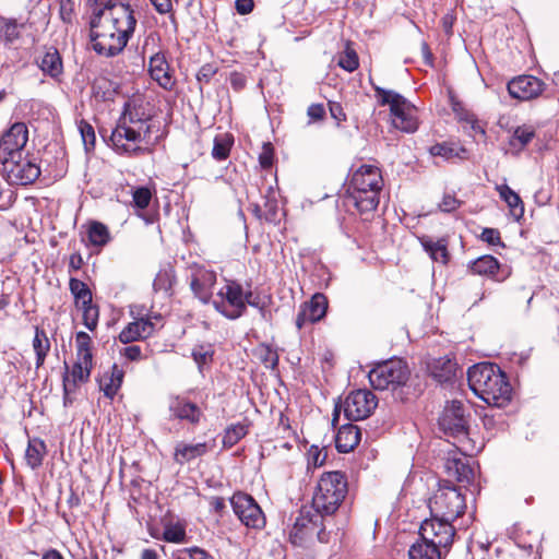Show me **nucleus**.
Here are the masks:
<instances>
[{"instance_id": "41", "label": "nucleus", "mask_w": 559, "mask_h": 559, "mask_svg": "<svg viewBox=\"0 0 559 559\" xmlns=\"http://www.w3.org/2000/svg\"><path fill=\"white\" fill-rule=\"evenodd\" d=\"M337 64L348 72H353L358 68V56L356 51L349 47L348 44L346 45L343 53L340 56Z\"/></svg>"}, {"instance_id": "13", "label": "nucleus", "mask_w": 559, "mask_h": 559, "mask_svg": "<svg viewBox=\"0 0 559 559\" xmlns=\"http://www.w3.org/2000/svg\"><path fill=\"white\" fill-rule=\"evenodd\" d=\"M547 84L539 78L531 74H520L512 78L507 90L510 97L519 102H531L543 95Z\"/></svg>"}, {"instance_id": "64", "label": "nucleus", "mask_w": 559, "mask_h": 559, "mask_svg": "<svg viewBox=\"0 0 559 559\" xmlns=\"http://www.w3.org/2000/svg\"><path fill=\"white\" fill-rule=\"evenodd\" d=\"M187 551L191 559H206L207 558L206 551L199 547L189 548V549H187Z\"/></svg>"}, {"instance_id": "43", "label": "nucleus", "mask_w": 559, "mask_h": 559, "mask_svg": "<svg viewBox=\"0 0 559 559\" xmlns=\"http://www.w3.org/2000/svg\"><path fill=\"white\" fill-rule=\"evenodd\" d=\"M247 426L243 424H236L228 427L225 431L224 436V445L233 447L240 439H242L247 435Z\"/></svg>"}, {"instance_id": "24", "label": "nucleus", "mask_w": 559, "mask_h": 559, "mask_svg": "<svg viewBox=\"0 0 559 559\" xmlns=\"http://www.w3.org/2000/svg\"><path fill=\"white\" fill-rule=\"evenodd\" d=\"M148 72L151 78L164 90H171L174 87L175 79L163 53H155L151 57Z\"/></svg>"}, {"instance_id": "5", "label": "nucleus", "mask_w": 559, "mask_h": 559, "mask_svg": "<svg viewBox=\"0 0 559 559\" xmlns=\"http://www.w3.org/2000/svg\"><path fill=\"white\" fill-rule=\"evenodd\" d=\"M91 26H105L130 39L135 31L136 19L130 4L107 0L103 8L93 9Z\"/></svg>"}, {"instance_id": "54", "label": "nucleus", "mask_w": 559, "mask_h": 559, "mask_svg": "<svg viewBox=\"0 0 559 559\" xmlns=\"http://www.w3.org/2000/svg\"><path fill=\"white\" fill-rule=\"evenodd\" d=\"M155 10L159 14H169L173 13V2H179V0H150Z\"/></svg>"}, {"instance_id": "42", "label": "nucleus", "mask_w": 559, "mask_h": 559, "mask_svg": "<svg viewBox=\"0 0 559 559\" xmlns=\"http://www.w3.org/2000/svg\"><path fill=\"white\" fill-rule=\"evenodd\" d=\"M76 357H81V359H93L92 350H91V337L85 332H78L76 337Z\"/></svg>"}, {"instance_id": "58", "label": "nucleus", "mask_w": 559, "mask_h": 559, "mask_svg": "<svg viewBox=\"0 0 559 559\" xmlns=\"http://www.w3.org/2000/svg\"><path fill=\"white\" fill-rule=\"evenodd\" d=\"M309 457L314 466H321L325 462L326 453H323L317 447H311Z\"/></svg>"}, {"instance_id": "16", "label": "nucleus", "mask_w": 559, "mask_h": 559, "mask_svg": "<svg viewBox=\"0 0 559 559\" xmlns=\"http://www.w3.org/2000/svg\"><path fill=\"white\" fill-rule=\"evenodd\" d=\"M323 516V514L318 513L316 510L301 509L289 533L290 542L296 546H302L311 539L317 528L322 525Z\"/></svg>"}, {"instance_id": "36", "label": "nucleus", "mask_w": 559, "mask_h": 559, "mask_svg": "<svg viewBox=\"0 0 559 559\" xmlns=\"http://www.w3.org/2000/svg\"><path fill=\"white\" fill-rule=\"evenodd\" d=\"M33 349L36 354V368L38 369L44 365L45 358L50 350L49 338L47 337L45 331L38 328L35 330Z\"/></svg>"}, {"instance_id": "4", "label": "nucleus", "mask_w": 559, "mask_h": 559, "mask_svg": "<svg viewBox=\"0 0 559 559\" xmlns=\"http://www.w3.org/2000/svg\"><path fill=\"white\" fill-rule=\"evenodd\" d=\"M347 480L341 472H328L318 480L312 509L323 515L333 514L347 495Z\"/></svg>"}, {"instance_id": "6", "label": "nucleus", "mask_w": 559, "mask_h": 559, "mask_svg": "<svg viewBox=\"0 0 559 559\" xmlns=\"http://www.w3.org/2000/svg\"><path fill=\"white\" fill-rule=\"evenodd\" d=\"M376 97L381 106H389L392 126L405 133H414L419 126L417 108L401 94L374 86Z\"/></svg>"}, {"instance_id": "38", "label": "nucleus", "mask_w": 559, "mask_h": 559, "mask_svg": "<svg viewBox=\"0 0 559 559\" xmlns=\"http://www.w3.org/2000/svg\"><path fill=\"white\" fill-rule=\"evenodd\" d=\"M471 269L475 274L495 275L499 270V262L492 255H483L473 262Z\"/></svg>"}, {"instance_id": "45", "label": "nucleus", "mask_w": 559, "mask_h": 559, "mask_svg": "<svg viewBox=\"0 0 559 559\" xmlns=\"http://www.w3.org/2000/svg\"><path fill=\"white\" fill-rule=\"evenodd\" d=\"M83 311V323L84 325L93 331L96 329L98 323V308L94 306L92 301L88 305L78 306Z\"/></svg>"}, {"instance_id": "3", "label": "nucleus", "mask_w": 559, "mask_h": 559, "mask_svg": "<svg viewBox=\"0 0 559 559\" xmlns=\"http://www.w3.org/2000/svg\"><path fill=\"white\" fill-rule=\"evenodd\" d=\"M381 188L380 169L376 166L362 165L353 174L344 201L360 213L374 211L379 204L378 194Z\"/></svg>"}, {"instance_id": "52", "label": "nucleus", "mask_w": 559, "mask_h": 559, "mask_svg": "<svg viewBox=\"0 0 559 559\" xmlns=\"http://www.w3.org/2000/svg\"><path fill=\"white\" fill-rule=\"evenodd\" d=\"M461 205V201L457 200L454 195L444 194L442 201L439 203V209L442 212L450 213L455 211Z\"/></svg>"}, {"instance_id": "18", "label": "nucleus", "mask_w": 559, "mask_h": 559, "mask_svg": "<svg viewBox=\"0 0 559 559\" xmlns=\"http://www.w3.org/2000/svg\"><path fill=\"white\" fill-rule=\"evenodd\" d=\"M28 140V129L23 122H15L0 139V160L19 157L24 153Z\"/></svg>"}, {"instance_id": "7", "label": "nucleus", "mask_w": 559, "mask_h": 559, "mask_svg": "<svg viewBox=\"0 0 559 559\" xmlns=\"http://www.w3.org/2000/svg\"><path fill=\"white\" fill-rule=\"evenodd\" d=\"M429 509L431 515L453 522L466 509L465 497L454 486L440 485L429 500Z\"/></svg>"}, {"instance_id": "19", "label": "nucleus", "mask_w": 559, "mask_h": 559, "mask_svg": "<svg viewBox=\"0 0 559 559\" xmlns=\"http://www.w3.org/2000/svg\"><path fill=\"white\" fill-rule=\"evenodd\" d=\"M162 321L160 314L142 317L130 322L119 334V341L123 344L132 343L139 340H144L151 336L157 323Z\"/></svg>"}, {"instance_id": "35", "label": "nucleus", "mask_w": 559, "mask_h": 559, "mask_svg": "<svg viewBox=\"0 0 559 559\" xmlns=\"http://www.w3.org/2000/svg\"><path fill=\"white\" fill-rule=\"evenodd\" d=\"M429 153L432 156H440L444 159H451L454 157L463 159L466 157V150L451 142L437 143L429 148Z\"/></svg>"}, {"instance_id": "8", "label": "nucleus", "mask_w": 559, "mask_h": 559, "mask_svg": "<svg viewBox=\"0 0 559 559\" xmlns=\"http://www.w3.org/2000/svg\"><path fill=\"white\" fill-rule=\"evenodd\" d=\"M409 373L407 365L402 359H391L372 368L368 377L373 389L388 390L404 385Z\"/></svg>"}, {"instance_id": "62", "label": "nucleus", "mask_w": 559, "mask_h": 559, "mask_svg": "<svg viewBox=\"0 0 559 559\" xmlns=\"http://www.w3.org/2000/svg\"><path fill=\"white\" fill-rule=\"evenodd\" d=\"M230 84L236 91H240L246 85V79L239 73H231Z\"/></svg>"}, {"instance_id": "61", "label": "nucleus", "mask_w": 559, "mask_h": 559, "mask_svg": "<svg viewBox=\"0 0 559 559\" xmlns=\"http://www.w3.org/2000/svg\"><path fill=\"white\" fill-rule=\"evenodd\" d=\"M330 112H331V116L337 121H344L346 119V115L343 111V108L338 103L330 104Z\"/></svg>"}, {"instance_id": "53", "label": "nucleus", "mask_w": 559, "mask_h": 559, "mask_svg": "<svg viewBox=\"0 0 559 559\" xmlns=\"http://www.w3.org/2000/svg\"><path fill=\"white\" fill-rule=\"evenodd\" d=\"M245 306L249 305L260 310L261 316L265 317V302L260 297L254 296L252 292L243 293Z\"/></svg>"}, {"instance_id": "15", "label": "nucleus", "mask_w": 559, "mask_h": 559, "mask_svg": "<svg viewBox=\"0 0 559 559\" xmlns=\"http://www.w3.org/2000/svg\"><path fill=\"white\" fill-rule=\"evenodd\" d=\"M91 38L94 50L106 57L118 55L129 41V38L105 26H91Z\"/></svg>"}, {"instance_id": "33", "label": "nucleus", "mask_w": 559, "mask_h": 559, "mask_svg": "<svg viewBox=\"0 0 559 559\" xmlns=\"http://www.w3.org/2000/svg\"><path fill=\"white\" fill-rule=\"evenodd\" d=\"M421 245L433 261L440 262L442 264L448 263L449 251L448 242L445 239H439L437 241H433L431 239H423Z\"/></svg>"}, {"instance_id": "12", "label": "nucleus", "mask_w": 559, "mask_h": 559, "mask_svg": "<svg viewBox=\"0 0 559 559\" xmlns=\"http://www.w3.org/2000/svg\"><path fill=\"white\" fill-rule=\"evenodd\" d=\"M454 535L455 528L451 521L433 515L425 520L419 527L420 539L439 548L450 547L453 543Z\"/></svg>"}, {"instance_id": "10", "label": "nucleus", "mask_w": 559, "mask_h": 559, "mask_svg": "<svg viewBox=\"0 0 559 559\" xmlns=\"http://www.w3.org/2000/svg\"><path fill=\"white\" fill-rule=\"evenodd\" d=\"M217 311L226 318L235 320L245 312L243 290L235 281H226L217 292V298L213 300Z\"/></svg>"}, {"instance_id": "31", "label": "nucleus", "mask_w": 559, "mask_h": 559, "mask_svg": "<svg viewBox=\"0 0 559 559\" xmlns=\"http://www.w3.org/2000/svg\"><path fill=\"white\" fill-rule=\"evenodd\" d=\"M496 189L500 198L508 204L511 214L520 219L524 214V205L520 195L507 185L497 186Z\"/></svg>"}, {"instance_id": "63", "label": "nucleus", "mask_w": 559, "mask_h": 559, "mask_svg": "<svg viewBox=\"0 0 559 559\" xmlns=\"http://www.w3.org/2000/svg\"><path fill=\"white\" fill-rule=\"evenodd\" d=\"M314 536H317L318 540L322 544H329L332 537L331 533L325 531V526L323 524L317 528Z\"/></svg>"}, {"instance_id": "26", "label": "nucleus", "mask_w": 559, "mask_h": 559, "mask_svg": "<svg viewBox=\"0 0 559 559\" xmlns=\"http://www.w3.org/2000/svg\"><path fill=\"white\" fill-rule=\"evenodd\" d=\"M36 63L44 74L58 79L63 72V63L57 48L49 47L36 58Z\"/></svg>"}, {"instance_id": "14", "label": "nucleus", "mask_w": 559, "mask_h": 559, "mask_svg": "<svg viewBox=\"0 0 559 559\" xmlns=\"http://www.w3.org/2000/svg\"><path fill=\"white\" fill-rule=\"evenodd\" d=\"M377 405L378 400L371 391L356 390L346 396L343 407L346 418L356 421L369 417Z\"/></svg>"}, {"instance_id": "57", "label": "nucleus", "mask_w": 559, "mask_h": 559, "mask_svg": "<svg viewBox=\"0 0 559 559\" xmlns=\"http://www.w3.org/2000/svg\"><path fill=\"white\" fill-rule=\"evenodd\" d=\"M122 354L131 361L140 360L142 358V349L138 345L124 347Z\"/></svg>"}, {"instance_id": "23", "label": "nucleus", "mask_w": 559, "mask_h": 559, "mask_svg": "<svg viewBox=\"0 0 559 559\" xmlns=\"http://www.w3.org/2000/svg\"><path fill=\"white\" fill-rule=\"evenodd\" d=\"M169 412L173 417L198 425L203 417L201 408L185 397H173L169 402Z\"/></svg>"}, {"instance_id": "20", "label": "nucleus", "mask_w": 559, "mask_h": 559, "mask_svg": "<svg viewBox=\"0 0 559 559\" xmlns=\"http://www.w3.org/2000/svg\"><path fill=\"white\" fill-rule=\"evenodd\" d=\"M328 299L323 294L317 293L305 302L296 318V326L300 330L308 323H316L325 317Z\"/></svg>"}, {"instance_id": "1", "label": "nucleus", "mask_w": 559, "mask_h": 559, "mask_svg": "<svg viewBox=\"0 0 559 559\" xmlns=\"http://www.w3.org/2000/svg\"><path fill=\"white\" fill-rule=\"evenodd\" d=\"M159 138V127L146 114L143 100L134 97L126 102L122 115L112 130L110 141L119 154L141 155Z\"/></svg>"}, {"instance_id": "46", "label": "nucleus", "mask_w": 559, "mask_h": 559, "mask_svg": "<svg viewBox=\"0 0 559 559\" xmlns=\"http://www.w3.org/2000/svg\"><path fill=\"white\" fill-rule=\"evenodd\" d=\"M133 204L140 210H144L150 205L152 200V191L147 187H139L132 192Z\"/></svg>"}, {"instance_id": "59", "label": "nucleus", "mask_w": 559, "mask_h": 559, "mask_svg": "<svg viewBox=\"0 0 559 559\" xmlns=\"http://www.w3.org/2000/svg\"><path fill=\"white\" fill-rule=\"evenodd\" d=\"M254 3L253 0H236L235 8L236 11L241 14H248L253 10Z\"/></svg>"}, {"instance_id": "48", "label": "nucleus", "mask_w": 559, "mask_h": 559, "mask_svg": "<svg viewBox=\"0 0 559 559\" xmlns=\"http://www.w3.org/2000/svg\"><path fill=\"white\" fill-rule=\"evenodd\" d=\"M535 135V132L532 128L528 127H519L515 129L511 144L516 145L519 144L521 147L528 144Z\"/></svg>"}, {"instance_id": "9", "label": "nucleus", "mask_w": 559, "mask_h": 559, "mask_svg": "<svg viewBox=\"0 0 559 559\" xmlns=\"http://www.w3.org/2000/svg\"><path fill=\"white\" fill-rule=\"evenodd\" d=\"M1 171L9 183L29 185L40 175V167L28 155L19 154V157H10L0 160Z\"/></svg>"}, {"instance_id": "49", "label": "nucleus", "mask_w": 559, "mask_h": 559, "mask_svg": "<svg viewBox=\"0 0 559 559\" xmlns=\"http://www.w3.org/2000/svg\"><path fill=\"white\" fill-rule=\"evenodd\" d=\"M22 24H19L13 19H7L3 23V37L7 43H13L16 39L20 38L21 32L20 28L22 27Z\"/></svg>"}, {"instance_id": "37", "label": "nucleus", "mask_w": 559, "mask_h": 559, "mask_svg": "<svg viewBox=\"0 0 559 559\" xmlns=\"http://www.w3.org/2000/svg\"><path fill=\"white\" fill-rule=\"evenodd\" d=\"M69 288L71 294L74 296L76 307L81 305H88L90 301H92V292L84 282L71 277Z\"/></svg>"}, {"instance_id": "44", "label": "nucleus", "mask_w": 559, "mask_h": 559, "mask_svg": "<svg viewBox=\"0 0 559 559\" xmlns=\"http://www.w3.org/2000/svg\"><path fill=\"white\" fill-rule=\"evenodd\" d=\"M259 359L265 365L266 368L275 369L278 364L277 352L267 345H260L257 348Z\"/></svg>"}, {"instance_id": "39", "label": "nucleus", "mask_w": 559, "mask_h": 559, "mask_svg": "<svg viewBox=\"0 0 559 559\" xmlns=\"http://www.w3.org/2000/svg\"><path fill=\"white\" fill-rule=\"evenodd\" d=\"M88 240L93 246H105L109 239V230L107 226L99 222H92L87 230Z\"/></svg>"}, {"instance_id": "28", "label": "nucleus", "mask_w": 559, "mask_h": 559, "mask_svg": "<svg viewBox=\"0 0 559 559\" xmlns=\"http://www.w3.org/2000/svg\"><path fill=\"white\" fill-rule=\"evenodd\" d=\"M209 451L207 443H186L179 442L175 448L174 461L180 465L191 462L192 460L203 456Z\"/></svg>"}, {"instance_id": "17", "label": "nucleus", "mask_w": 559, "mask_h": 559, "mask_svg": "<svg viewBox=\"0 0 559 559\" xmlns=\"http://www.w3.org/2000/svg\"><path fill=\"white\" fill-rule=\"evenodd\" d=\"M439 426L445 435L454 438H465L467 435V419L463 404L459 401L447 404L439 418Z\"/></svg>"}, {"instance_id": "11", "label": "nucleus", "mask_w": 559, "mask_h": 559, "mask_svg": "<svg viewBox=\"0 0 559 559\" xmlns=\"http://www.w3.org/2000/svg\"><path fill=\"white\" fill-rule=\"evenodd\" d=\"M234 513L248 528L262 530L265 526V516L255 500L243 492H236L230 498Z\"/></svg>"}, {"instance_id": "32", "label": "nucleus", "mask_w": 559, "mask_h": 559, "mask_svg": "<svg viewBox=\"0 0 559 559\" xmlns=\"http://www.w3.org/2000/svg\"><path fill=\"white\" fill-rule=\"evenodd\" d=\"M46 452V444L43 440L38 438L31 439L25 452V460L27 465L32 469L38 468L43 464Z\"/></svg>"}, {"instance_id": "56", "label": "nucleus", "mask_w": 559, "mask_h": 559, "mask_svg": "<svg viewBox=\"0 0 559 559\" xmlns=\"http://www.w3.org/2000/svg\"><path fill=\"white\" fill-rule=\"evenodd\" d=\"M481 239L489 245L500 243V233L495 228H485L481 233Z\"/></svg>"}, {"instance_id": "29", "label": "nucleus", "mask_w": 559, "mask_h": 559, "mask_svg": "<svg viewBox=\"0 0 559 559\" xmlns=\"http://www.w3.org/2000/svg\"><path fill=\"white\" fill-rule=\"evenodd\" d=\"M124 372L114 365L109 372H105L99 380V388L108 399H114L122 384Z\"/></svg>"}, {"instance_id": "22", "label": "nucleus", "mask_w": 559, "mask_h": 559, "mask_svg": "<svg viewBox=\"0 0 559 559\" xmlns=\"http://www.w3.org/2000/svg\"><path fill=\"white\" fill-rule=\"evenodd\" d=\"M93 367V359H81L76 357V361L71 372H67L63 377L64 401L67 402L70 393L74 392L79 383H84L90 379Z\"/></svg>"}, {"instance_id": "21", "label": "nucleus", "mask_w": 559, "mask_h": 559, "mask_svg": "<svg viewBox=\"0 0 559 559\" xmlns=\"http://www.w3.org/2000/svg\"><path fill=\"white\" fill-rule=\"evenodd\" d=\"M216 283V273L204 267L193 270L190 287L197 298L206 304L213 296V287Z\"/></svg>"}, {"instance_id": "2", "label": "nucleus", "mask_w": 559, "mask_h": 559, "mask_svg": "<svg viewBox=\"0 0 559 559\" xmlns=\"http://www.w3.org/2000/svg\"><path fill=\"white\" fill-rule=\"evenodd\" d=\"M471 390L490 406L498 408L507 406L512 396V388L507 376L491 362L472 366L467 371Z\"/></svg>"}, {"instance_id": "30", "label": "nucleus", "mask_w": 559, "mask_h": 559, "mask_svg": "<svg viewBox=\"0 0 559 559\" xmlns=\"http://www.w3.org/2000/svg\"><path fill=\"white\" fill-rule=\"evenodd\" d=\"M456 362L449 357H440L431 365V374L439 382H448L455 378Z\"/></svg>"}, {"instance_id": "51", "label": "nucleus", "mask_w": 559, "mask_h": 559, "mask_svg": "<svg viewBox=\"0 0 559 559\" xmlns=\"http://www.w3.org/2000/svg\"><path fill=\"white\" fill-rule=\"evenodd\" d=\"M163 537L169 543H181L186 538V531L181 525L166 526Z\"/></svg>"}, {"instance_id": "40", "label": "nucleus", "mask_w": 559, "mask_h": 559, "mask_svg": "<svg viewBox=\"0 0 559 559\" xmlns=\"http://www.w3.org/2000/svg\"><path fill=\"white\" fill-rule=\"evenodd\" d=\"M233 141L227 135H217L214 139L212 156L216 160H224L229 156Z\"/></svg>"}, {"instance_id": "34", "label": "nucleus", "mask_w": 559, "mask_h": 559, "mask_svg": "<svg viewBox=\"0 0 559 559\" xmlns=\"http://www.w3.org/2000/svg\"><path fill=\"white\" fill-rule=\"evenodd\" d=\"M409 559H441L440 548L423 539L412 545Z\"/></svg>"}, {"instance_id": "60", "label": "nucleus", "mask_w": 559, "mask_h": 559, "mask_svg": "<svg viewBox=\"0 0 559 559\" xmlns=\"http://www.w3.org/2000/svg\"><path fill=\"white\" fill-rule=\"evenodd\" d=\"M83 258L79 252H74L69 258V272L78 271L83 265Z\"/></svg>"}, {"instance_id": "55", "label": "nucleus", "mask_w": 559, "mask_h": 559, "mask_svg": "<svg viewBox=\"0 0 559 559\" xmlns=\"http://www.w3.org/2000/svg\"><path fill=\"white\" fill-rule=\"evenodd\" d=\"M307 115L313 121H319L324 118L325 109L321 104H312L308 107Z\"/></svg>"}, {"instance_id": "50", "label": "nucleus", "mask_w": 559, "mask_h": 559, "mask_svg": "<svg viewBox=\"0 0 559 559\" xmlns=\"http://www.w3.org/2000/svg\"><path fill=\"white\" fill-rule=\"evenodd\" d=\"M213 349L211 346L199 345L195 346L192 350V357L198 366L201 368L203 365H206L212 360Z\"/></svg>"}, {"instance_id": "27", "label": "nucleus", "mask_w": 559, "mask_h": 559, "mask_svg": "<svg viewBox=\"0 0 559 559\" xmlns=\"http://www.w3.org/2000/svg\"><path fill=\"white\" fill-rule=\"evenodd\" d=\"M361 438L360 429L352 424L343 425L336 435L335 445L338 452L348 453L358 445Z\"/></svg>"}, {"instance_id": "25", "label": "nucleus", "mask_w": 559, "mask_h": 559, "mask_svg": "<svg viewBox=\"0 0 559 559\" xmlns=\"http://www.w3.org/2000/svg\"><path fill=\"white\" fill-rule=\"evenodd\" d=\"M445 473L459 483L471 484L475 472L465 456H449L444 463Z\"/></svg>"}, {"instance_id": "47", "label": "nucleus", "mask_w": 559, "mask_h": 559, "mask_svg": "<svg viewBox=\"0 0 559 559\" xmlns=\"http://www.w3.org/2000/svg\"><path fill=\"white\" fill-rule=\"evenodd\" d=\"M79 131L81 133V138L85 146V150H92L96 141L94 128L88 122L81 120L79 122Z\"/></svg>"}]
</instances>
